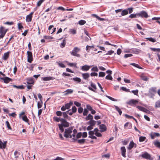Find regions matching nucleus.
<instances>
[{"label":"nucleus","mask_w":160,"mask_h":160,"mask_svg":"<svg viewBox=\"0 0 160 160\" xmlns=\"http://www.w3.org/2000/svg\"><path fill=\"white\" fill-rule=\"evenodd\" d=\"M61 124L58 125L59 130L61 132H63L64 129L63 127L67 128L69 126V123L67 122L66 120L64 119H62L61 121Z\"/></svg>","instance_id":"1"},{"label":"nucleus","mask_w":160,"mask_h":160,"mask_svg":"<svg viewBox=\"0 0 160 160\" xmlns=\"http://www.w3.org/2000/svg\"><path fill=\"white\" fill-rule=\"evenodd\" d=\"M73 128L71 127H69L68 129H65L64 132V136L67 138H68L69 137L70 138H72V136L71 133L72 132Z\"/></svg>","instance_id":"2"},{"label":"nucleus","mask_w":160,"mask_h":160,"mask_svg":"<svg viewBox=\"0 0 160 160\" xmlns=\"http://www.w3.org/2000/svg\"><path fill=\"white\" fill-rule=\"evenodd\" d=\"M80 50L81 49L80 48L77 47H74L72 51L70 52V53L71 55L74 56L79 57L80 56V55L77 53L79 52Z\"/></svg>","instance_id":"3"},{"label":"nucleus","mask_w":160,"mask_h":160,"mask_svg":"<svg viewBox=\"0 0 160 160\" xmlns=\"http://www.w3.org/2000/svg\"><path fill=\"white\" fill-rule=\"evenodd\" d=\"M141 157L146 159L152 160L153 158L151 157L150 154L146 152H144L141 155Z\"/></svg>","instance_id":"4"},{"label":"nucleus","mask_w":160,"mask_h":160,"mask_svg":"<svg viewBox=\"0 0 160 160\" xmlns=\"http://www.w3.org/2000/svg\"><path fill=\"white\" fill-rule=\"evenodd\" d=\"M72 104L73 102H70L69 103L65 104L64 106H63L61 108V110L64 111L66 109H68Z\"/></svg>","instance_id":"5"},{"label":"nucleus","mask_w":160,"mask_h":160,"mask_svg":"<svg viewBox=\"0 0 160 160\" xmlns=\"http://www.w3.org/2000/svg\"><path fill=\"white\" fill-rule=\"evenodd\" d=\"M138 17L141 18H147L148 17V15L146 12L144 11H141L138 13Z\"/></svg>","instance_id":"6"},{"label":"nucleus","mask_w":160,"mask_h":160,"mask_svg":"<svg viewBox=\"0 0 160 160\" xmlns=\"http://www.w3.org/2000/svg\"><path fill=\"white\" fill-rule=\"evenodd\" d=\"M28 55V61L31 63L33 60L32 54V52L29 51L27 52Z\"/></svg>","instance_id":"7"},{"label":"nucleus","mask_w":160,"mask_h":160,"mask_svg":"<svg viewBox=\"0 0 160 160\" xmlns=\"http://www.w3.org/2000/svg\"><path fill=\"white\" fill-rule=\"evenodd\" d=\"M7 31H5L4 28L3 27H1L0 28V33L1 35H0V38H2L5 36Z\"/></svg>","instance_id":"8"},{"label":"nucleus","mask_w":160,"mask_h":160,"mask_svg":"<svg viewBox=\"0 0 160 160\" xmlns=\"http://www.w3.org/2000/svg\"><path fill=\"white\" fill-rule=\"evenodd\" d=\"M7 143V141H3L2 142L0 139V149H5L6 148Z\"/></svg>","instance_id":"9"},{"label":"nucleus","mask_w":160,"mask_h":160,"mask_svg":"<svg viewBox=\"0 0 160 160\" xmlns=\"http://www.w3.org/2000/svg\"><path fill=\"white\" fill-rule=\"evenodd\" d=\"M138 102V101L136 100L131 99L128 102H127V104L131 105L132 106L137 104Z\"/></svg>","instance_id":"10"},{"label":"nucleus","mask_w":160,"mask_h":160,"mask_svg":"<svg viewBox=\"0 0 160 160\" xmlns=\"http://www.w3.org/2000/svg\"><path fill=\"white\" fill-rule=\"evenodd\" d=\"M0 79L3 80L4 82L5 83H8L9 82L12 81V79L7 77H5L4 78H0Z\"/></svg>","instance_id":"11"},{"label":"nucleus","mask_w":160,"mask_h":160,"mask_svg":"<svg viewBox=\"0 0 160 160\" xmlns=\"http://www.w3.org/2000/svg\"><path fill=\"white\" fill-rule=\"evenodd\" d=\"M149 92L153 95L157 92V88L155 87H152L149 90Z\"/></svg>","instance_id":"12"},{"label":"nucleus","mask_w":160,"mask_h":160,"mask_svg":"<svg viewBox=\"0 0 160 160\" xmlns=\"http://www.w3.org/2000/svg\"><path fill=\"white\" fill-rule=\"evenodd\" d=\"M150 135L151 138L153 139L156 137H159L160 136V134L158 133L152 132L150 134Z\"/></svg>","instance_id":"13"},{"label":"nucleus","mask_w":160,"mask_h":160,"mask_svg":"<svg viewBox=\"0 0 160 160\" xmlns=\"http://www.w3.org/2000/svg\"><path fill=\"white\" fill-rule=\"evenodd\" d=\"M33 13V12H32L29 15L27 16L26 17V21L27 22H29L32 21V15Z\"/></svg>","instance_id":"14"},{"label":"nucleus","mask_w":160,"mask_h":160,"mask_svg":"<svg viewBox=\"0 0 160 160\" xmlns=\"http://www.w3.org/2000/svg\"><path fill=\"white\" fill-rule=\"evenodd\" d=\"M91 67V66H88L87 65H85L84 66H82L80 67L81 69L83 71H87Z\"/></svg>","instance_id":"15"},{"label":"nucleus","mask_w":160,"mask_h":160,"mask_svg":"<svg viewBox=\"0 0 160 160\" xmlns=\"http://www.w3.org/2000/svg\"><path fill=\"white\" fill-rule=\"evenodd\" d=\"M9 51H8L4 53L2 57V59L4 60H7L9 56Z\"/></svg>","instance_id":"16"},{"label":"nucleus","mask_w":160,"mask_h":160,"mask_svg":"<svg viewBox=\"0 0 160 160\" xmlns=\"http://www.w3.org/2000/svg\"><path fill=\"white\" fill-rule=\"evenodd\" d=\"M27 83L28 84L33 85L34 83V79L32 78H27Z\"/></svg>","instance_id":"17"},{"label":"nucleus","mask_w":160,"mask_h":160,"mask_svg":"<svg viewBox=\"0 0 160 160\" xmlns=\"http://www.w3.org/2000/svg\"><path fill=\"white\" fill-rule=\"evenodd\" d=\"M99 128L100 129V132H101L105 131L107 129L105 125L103 124L100 125Z\"/></svg>","instance_id":"18"},{"label":"nucleus","mask_w":160,"mask_h":160,"mask_svg":"<svg viewBox=\"0 0 160 160\" xmlns=\"http://www.w3.org/2000/svg\"><path fill=\"white\" fill-rule=\"evenodd\" d=\"M121 151L122 155L124 157H125L126 156V149L124 147H122L121 148Z\"/></svg>","instance_id":"19"},{"label":"nucleus","mask_w":160,"mask_h":160,"mask_svg":"<svg viewBox=\"0 0 160 160\" xmlns=\"http://www.w3.org/2000/svg\"><path fill=\"white\" fill-rule=\"evenodd\" d=\"M134 145H135V147H136V144H135L133 141L131 142L128 148V149L129 150H131L134 147Z\"/></svg>","instance_id":"20"},{"label":"nucleus","mask_w":160,"mask_h":160,"mask_svg":"<svg viewBox=\"0 0 160 160\" xmlns=\"http://www.w3.org/2000/svg\"><path fill=\"white\" fill-rule=\"evenodd\" d=\"M132 127V124L130 122H127L124 125V128L125 129L130 128Z\"/></svg>","instance_id":"21"},{"label":"nucleus","mask_w":160,"mask_h":160,"mask_svg":"<svg viewBox=\"0 0 160 160\" xmlns=\"http://www.w3.org/2000/svg\"><path fill=\"white\" fill-rule=\"evenodd\" d=\"M82 74L83 78L85 80L88 79L90 76L89 74L88 73H82Z\"/></svg>","instance_id":"22"},{"label":"nucleus","mask_w":160,"mask_h":160,"mask_svg":"<svg viewBox=\"0 0 160 160\" xmlns=\"http://www.w3.org/2000/svg\"><path fill=\"white\" fill-rule=\"evenodd\" d=\"M153 143L156 147L160 148V142L157 140H156L153 142Z\"/></svg>","instance_id":"23"},{"label":"nucleus","mask_w":160,"mask_h":160,"mask_svg":"<svg viewBox=\"0 0 160 160\" xmlns=\"http://www.w3.org/2000/svg\"><path fill=\"white\" fill-rule=\"evenodd\" d=\"M73 90L71 89H67L65 91V93L64 94V95H67L69 94H71L73 92Z\"/></svg>","instance_id":"24"},{"label":"nucleus","mask_w":160,"mask_h":160,"mask_svg":"<svg viewBox=\"0 0 160 160\" xmlns=\"http://www.w3.org/2000/svg\"><path fill=\"white\" fill-rule=\"evenodd\" d=\"M13 87L14 88H16L17 89H24V87L23 85H20V86H18L16 85H13Z\"/></svg>","instance_id":"25"},{"label":"nucleus","mask_w":160,"mask_h":160,"mask_svg":"<svg viewBox=\"0 0 160 160\" xmlns=\"http://www.w3.org/2000/svg\"><path fill=\"white\" fill-rule=\"evenodd\" d=\"M138 17V13H137L136 14H130L129 16V18H136Z\"/></svg>","instance_id":"26"},{"label":"nucleus","mask_w":160,"mask_h":160,"mask_svg":"<svg viewBox=\"0 0 160 160\" xmlns=\"http://www.w3.org/2000/svg\"><path fill=\"white\" fill-rule=\"evenodd\" d=\"M66 44V40L65 39H64L62 41V42L60 43V46L61 48H63L65 47Z\"/></svg>","instance_id":"27"},{"label":"nucleus","mask_w":160,"mask_h":160,"mask_svg":"<svg viewBox=\"0 0 160 160\" xmlns=\"http://www.w3.org/2000/svg\"><path fill=\"white\" fill-rule=\"evenodd\" d=\"M128 13V10L124 9L122 11L121 14L122 16H123L127 14Z\"/></svg>","instance_id":"28"},{"label":"nucleus","mask_w":160,"mask_h":160,"mask_svg":"<svg viewBox=\"0 0 160 160\" xmlns=\"http://www.w3.org/2000/svg\"><path fill=\"white\" fill-rule=\"evenodd\" d=\"M114 107H115V109H116V110L118 111V112L119 114H120V115H121L122 114V111L121 110V109H120V108H119V107H118L117 106H115V105H114Z\"/></svg>","instance_id":"29"},{"label":"nucleus","mask_w":160,"mask_h":160,"mask_svg":"<svg viewBox=\"0 0 160 160\" xmlns=\"http://www.w3.org/2000/svg\"><path fill=\"white\" fill-rule=\"evenodd\" d=\"M93 118V116L91 115L90 114H89L88 116L86 117L85 118V119L86 120H92Z\"/></svg>","instance_id":"30"},{"label":"nucleus","mask_w":160,"mask_h":160,"mask_svg":"<svg viewBox=\"0 0 160 160\" xmlns=\"http://www.w3.org/2000/svg\"><path fill=\"white\" fill-rule=\"evenodd\" d=\"M155 106L156 108H160V100L157 101L156 102Z\"/></svg>","instance_id":"31"},{"label":"nucleus","mask_w":160,"mask_h":160,"mask_svg":"<svg viewBox=\"0 0 160 160\" xmlns=\"http://www.w3.org/2000/svg\"><path fill=\"white\" fill-rule=\"evenodd\" d=\"M85 139H79L78 140V142L80 144H82L85 143Z\"/></svg>","instance_id":"32"},{"label":"nucleus","mask_w":160,"mask_h":160,"mask_svg":"<svg viewBox=\"0 0 160 160\" xmlns=\"http://www.w3.org/2000/svg\"><path fill=\"white\" fill-rule=\"evenodd\" d=\"M89 124H90V125L92 126H94L96 124V121L93 119L89 121Z\"/></svg>","instance_id":"33"},{"label":"nucleus","mask_w":160,"mask_h":160,"mask_svg":"<svg viewBox=\"0 0 160 160\" xmlns=\"http://www.w3.org/2000/svg\"><path fill=\"white\" fill-rule=\"evenodd\" d=\"M62 119V118H58L57 117H55L53 118L54 120L57 122H58L59 121L61 122Z\"/></svg>","instance_id":"34"},{"label":"nucleus","mask_w":160,"mask_h":160,"mask_svg":"<svg viewBox=\"0 0 160 160\" xmlns=\"http://www.w3.org/2000/svg\"><path fill=\"white\" fill-rule=\"evenodd\" d=\"M94 48V46H88L87 45L86 47V50L88 52H89L90 49Z\"/></svg>","instance_id":"35"},{"label":"nucleus","mask_w":160,"mask_h":160,"mask_svg":"<svg viewBox=\"0 0 160 160\" xmlns=\"http://www.w3.org/2000/svg\"><path fill=\"white\" fill-rule=\"evenodd\" d=\"M130 65H132L135 67H136L139 69H142V68L140 67L138 64H136L135 63H130Z\"/></svg>","instance_id":"36"},{"label":"nucleus","mask_w":160,"mask_h":160,"mask_svg":"<svg viewBox=\"0 0 160 160\" xmlns=\"http://www.w3.org/2000/svg\"><path fill=\"white\" fill-rule=\"evenodd\" d=\"M86 23V21L83 20H81L78 22V24L81 25H83Z\"/></svg>","instance_id":"37"},{"label":"nucleus","mask_w":160,"mask_h":160,"mask_svg":"<svg viewBox=\"0 0 160 160\" xmlns=\"http://www.w3.org/2000/svg\"><path fill=\"white\" fill-rule=\"evenodd\" d=\"M23 120L25 122H28L29 120L27 118L26 115H24L22 118Z\"/></svg>","instance_id":"38"},{"label":"nucleus","mask_w":160,"mask_h":160,"mask_svg":"<svg viewBox=\"0 0 160 160\" xmlns=\"http://www.w3.org/2000/svg\"><path fill=\"white\" fill-rule=\"evenodd\" d=\"M74 81H76L78 82H79L81 81V79L80 78L76 77L74 78H73L72 79Z\"/></svg>","instance_id":"39"},{"label":"nucleus","mask_w":160,"mask_h":160,"mask_svg":"<svg viewBox=\"0 0 160 160\" xmlns=\"http://www.w3.org/2000/svg\"><path fill=\"white\" fill-rule=\"evenodd\" d=\"M18 29L19 30H21L23 28V27L21 23H18Z\"/></svg>","instance_id":"40"},{"label":"nucleus","mask_w":160,"mask_h":160,"mask_svg":"<svg viewBox=\"0 0 160 160\" xmlns=\"http://www.w3.org/2000/svg\"><path fill=\"white\" fill-rule=\"evenodd\" d=\"M91 71H92L96 72H97L98 71V67L97 66H95L93 67L91 69Z\"/></svg>","instance_id":"41"},{"label":"nucleus","mask_w":160,"mask_h":160,"mask_svg":"<svg viewBox=\"0 0 160 160\" xmlns=\"http://www.w3.org/2000/svg\"><path fill=\"white\" fill-rule=\"evenodd\" d=\"M105 79L107 80H112V78L111 75H108L106 77Z\"/></svg>","instance_id":"42"},{"label":"nucleus","mask_w":160,"mask_h":160,"mask_svg":"<svg viewBox=\"0 0 160 160\" xmlns=\"http://www.w3.org/2000/svg\"><path fill=\"white\" fill-rule=\"evenodd\" d=\"M146 138L145 137L140 136L139 138V141L140 142H142L144 141Z\"/></svg>","instance_id":"43"},{"label":"nucleus","mask_w":160,"mask_h":160,"mask_svg":"<svg viewBox=\"0 0 160 160\" xmlns=\"http://www.w3.org/2000/svg\"><path fill=\"white\" fill-rule=\"evenodd\" d=\"M147 39L152 42H155L156 41V39L155 38H147Z\"/></svg>","instance_id":"44"},{"label":"nucleus","mask_w":160,"mask_h":160,"mask_svg":"<svg viewBox=\"0 0 160 160\" xmlns=\"http://www.w3.org/2000/svg\"><path fill=\"white\" fill-rule=\"evenodd\" d=\"M105 75V73L103 72H100L99 73V77H104Z\"/></svg>","instance_id":"45"},{"label":"nucleus","mask_w":160,"mask_h":160,"mask_svg":"<svg viewBox=\"0 0 160 160\" xmlns=\"http://www.w3.org/2000/svg\"><path fill=\"white\" fill-rule=\"evenodd\" d=\"M6 124L8 129L10 130H12V128H11L10 125L9 124V122L8 121H6Z\"/></svg>","instance_id":"46"},{"label":"nucleus","mask_w":160,"mask_h":160,"mask_svg":"<svg viewBox=\"0 0 160 160\" xmlns=\"http://www.w3.org/2000/svg\"><path fill=\"white\" fill-rule=\"evenodd\" d=\"M106 97L108 98V99H110V100L113 101H117V100L116 99H115L113 98H112L109 96L106 95Z\"/></svg>","instance_id":"47"},{"label":"nucleus","mask_w":160,"mask_h":160,"mask_svg":"<svg viewBox=\"0 0 160 160\" xmlns=\"http://www.w3.org/2000/svg\"><path fill=\"white\" fill-rule=\"evenodd\" d=\"M58 65L61 68H65V66L62 63L59 62H57Z\"/></svg>","instance_id":"48"},{"label":"nucleus","mask_w":160,"mask_h":160,"mask_svg":"<svg viewBox=\"0 0 160 160\" xmlns=\"http://www.w3.org/2000/svg\"><path fill=\"white\" fill-rule=\"evenodd\" d=\"M44 0H40L38 1L37 3V6L38 7L40 6Z\"/></svg>","instance_id":"49"},{"label":"nucleus","mask_w":160,"mask_h":160,"mask_svg":"<svg viewBox=\"0 0 160 160\" xmlns=\"http://www.w3.org/2000/svg\"><path fill=\"white\" fill-rule=\"evenodd\" d=\"M137 108L139 109L140 110L143 111H144V110L145 109V108L140 106H137Z\"/></svg>","instance_id":"50"},{"label":"nucleus","mask_w":160,"mask_h":160,"mask_svg":"<svg viewBox=\"0 0 160 160\" xmlns=\"http://www.w3.org/2000/svg\"><path fill=\"white\" fill-rule=\"evenodd\" d=\"M42 80L44 81H49L50 80V77H46L42 78Z\"/></svg>","instance_id":"51"},{"label":"nucleus","mask_w":160,"mask_h":160,"mask_svg":"<svg viewBox=\"0 0 160 160\" xmlns=\"http://www.w3.org/2000/svg\"><path fill=\"white\" fill-rule=\"evenodd\" d=\"M91 86L92 88L95 90L97 89V88L96 85L93 83L92 82H91Z\"/></svg>","instance_id":"52"},{"label":"nucleus","mask_w":160,"mask_h":160,"mask_svg":"<svg viewBox=\"0 0 160 160\" xmlns=\"http://www.w3.org/2000/svg\"><path fill=\"white\" fill-rule=\"evenodd\" d=\"M114 52V51L113 50H111L108 52L105 55H111Z\"/></svg>","instance_id":"53"},{"label":"nucleus","mask_w":160,"mask_h":160,"mask_svg":"<svg viewBox=\"0 0 160 160\" xmlns=\"http://www.w3.org/2000/svg\"><path fill=\"white\" fill-rule=\"evenodd\" d=\"M73 134L72 135V136L73 138H75V136H76V133H77V130L75 129H74L73 130Z\"/></svg>","instance_id":"54"},{"label":"nucleus","mask_w":160,"mask_h":160,"mask_svg":"<svg viewBox=\"0 0 160 160\" xmlns=\"http://www.w3.org/2000/svg\"><path fill=\"white\" fill-rule=\"evenodd\" d=\"M82 136V133L81 132H79L77 134L76 137L77 138H81Z\"/></svg>","instance_id":"55"},{"label":"nucleus","mask_w":160,"mask_h":160,"mask_svg":"<svg viewBox=\"0 0 160 160\" xmlns=\"http://www.w3.org/2000/svg\"><path fill=\"white\" fill-rule=\"evenodd\" d=\"M131 92L133 93L135 95H137L138 93V90H132Z\"/></svg>","instance_id":"56"},{"label":"nucleus","mask_w":160,"mask_h":160,"mask_svg":"<svg viewBox=\"0 0 160 160\" xmlns=\"http://www.w3.org/2000/svg\"><path fill=\"white\" fill-rule=\"evenodd\" d=\"M77 109L76 108L75 106H74L72 107V110L73 113H75L77 111Z\"/></svg>","instance_id":"57"},{"label":"nucleus","mask_w":160,"mask_h":160,"mask_svg":"<svg viewBox=\"0 0 160 160\" xmlns=\"http://www.w3.org/2000/svg\"><path fill=\"white\" fill-rule=\"evenodd\" d=\"M66 112H64L62 113V115L64 118H67L68 117V116Z\"/></svg>","instance_id":"58"},{"label":"nucleus","mask_w":160,"mask_h":160,"mask_svg":"<svg viewBox=\"0 0 160 160\" xmlns=\"http://www.w3.org/2000/svg\"><path fill=\"white\" fill-rule=\"evenodd\" d=\"M88 111L87 109H84V112H83V115L84 116H86L88 114Z\"/></svg>","instance_id":"59"},{"label":"nucleus","mask_w":160,"mask_h":160,"mask_svg":"<svg viewBox=\"0 0 160 160\" xmlns=\"http://www.w3.org/2000/svg\"><path fill=\"white\" fill-rule=\"evenodd\" d=\"M132 56V55L131 54H125L124 56V57L125 58H127L128 57H130Z\"/></svg>","instance_id":"60"},{"label":"nucleus","mask_w":160,"mask_h":160,"mask_svg":"<svg viewBox=\"0 0 160 160\" xmlns=\"http://www.w3.org/2000/svg\"><path fill=\"white\" fill-rule=\"evenodd\" d=\"M90 75L92 77L97 76H98V73L95 72H92L90 73Z\"/></svg>","instance_id":"61"},{"label":"nucleus","mask_w":160,"mask_h":160,"mask_svg":"<svg viewBox=\"0 0 160 160\" xmlns=\"http://www.w3.org/2000/svg\"><path fill=\"white\" fill-rule=\"evenodd\" d=\"M74 104L77 107H80L81 104L80 103H79V102L75 101L74 102Z\"/></svg>","instance_id":"62"},{"label":"nucleus","mask_w":160,"mask_h":160,"mask_svg":"<svg viewBox=\"0 0 160 160\" xmlns=\"http://www.w3.org/2000/svg\"><path fill=\"white\" fill-rule=\"evenodd\" d=\"M82 136L83 138H85L87 136V132H84L82 133Z\"/></svg>","instance_id":"63"},{"label":"nucleus","mask_w":160,"mask_h":160,"mask_svg":"<svg viewBox=\"0 0 160 160\" xmlns=\"http://www.w3.org/2000/svg\"><path fill=\"white\" fill-rule=\"evenodd\" d=\"M83 110V109L81 107H80L78 108V111L79 113H81L82 112Z\"/></svg>","instance_id":"64"}]
</instances>
